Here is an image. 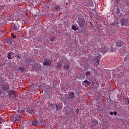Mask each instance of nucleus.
Masks as SVG:
<instances>
[{
    "label": "nucleus",
    "instance_id": "obj_1",
    "mask_svg": "<svg viewBox=\"0 0 129 129\" xmlns=\"http://www.w3.org/2000/svg\"><path fill=\"white\" fill-rule=\"evenodd\" d=\"M78 23L79 26H80L81 28H82L85 26V20H84L83 18L80 19Z\"/></svg>",
    "mask_w": 129,
    "mask_h": 129
},
{
    "label": "nucleus",
    "instance_id": "obj_29",
    "mask_svg": "<svg viewBox=\"0 0 129 129\" xmlns=\"http://www.w3.org/2000/svg\"><path fill=\"white\" fill-rule=\"evenodd\" d=\"M110 115H112L113 114V112H110Z\"/></svg>",
    "mask_w": 129,
    "mask_h": 129
},
{
    "label": "nucleus",
    "instance_id": "obj_19",
    "mask_svg": "<svg viewBox=\"0 0 129 129\" xmlns=\"http://www.w3.org/2000/svg\"><path fill=\"white\" fill-rule=\"evenodd\" d=\"M13 28L14 31H17V30H18V27H17V25H16V24H14L13 25Z\"/></svg>",
    "mask_w": 129,
    "mask_h": 129
},
{
    "label": "nucleus",
    "instance_id": "obj_17",
    "mask_svg": "<svg viewBox=\"0 0 129 129\" xmlns=\"http://www.w3.org/2000/svg\"><path fill=\"white\" fill-rule=\"evenodd\" d=\"M32 124H33V125L36 126V125H38V124H39V122H38L32 121Z\"/></svg>",
    "mask_w": 129,
    "mask_h": 129
},
{
    "label": "nucleus",
    "instance_id": "obj_32",
    "mask_svg": "<svg viewBox=\"0 0 129 129\" xmlns=\"http://www.w3.org/2000/svg\"><path fill=\"white\" fill-rule=\"evenodd\" d=\"M77 113H78V110H77Z\"/></svg>",
    "mask_w": 129,
    "mask_h": 129
},
{
    "label": "nucleus",
    "instance_id": "obj_27",
    "mask_svg": "<svg viewBox=\"0 0 129 129\" xmlns=\"http://www.w3.org/2000/svg\"><path fill=\"white\" fill-rule=\"evenodd\" d=\"M113 114H114V115H116V114H117V112L114 111V112H113Z\"/></svg>",
    "mask_w": 129,
    "mask_h": 129
},
{
    "label": "nucleus",
    "instance_id": "obj_15",
    "mask_svg": "<svg viewBox=\"0 0 129 129\" xmlns=\"http://www.w3.org/2000/svg\"><path fill=\"white\" fill-rule=\"evenodd\" d=\"M92 123L94 125V126H95V125H97L98 122L97 120H93L92 121Z\"/></svg>",
    "mask_w": 129,
    "mask_h": 129
},
{
    "label": "nucleus",
    "instance_id": "obj_3",
    "mask_svg": "<svg viewBox=\"0 0 129 129\" xmlns=\"http://www.w3.org/2000/svg\"><path fill=\"white\" fill-rule=\"evenodd\" d=\"M109 51V48H108V46H102L100 51L102 53H106V52H108Z\"/></svg>",
    "mask_w": 129,
    "mask_h": 129
},
{
    "label": "nucleus",
    "instance_id": "obj_12",
    "mask_svg": "<svg viewBox=\"0 0 129 129\" xmlns=\"http://www.w3.org/2000/svg\"><path fill=\"white\" fill-rule=\"evenodd\" d=\"M93 87L94 89L98 88V87H99V84H98V83H94L93 84Z\"/></svg>",
    "mask_w": 129,
    "mask_h": 129
},
{
    "label": "nucleus",
    "instance_id": "obj_7",
    "mask_svg": "<svg viewBox=\"0 0 129 129\" xmlns=\"http://www.w3.org/2000/svg\"><path fill=\"white\" fill-rule=\"evenodd\" d=\"M91 83L89 82L87 80H86L83 83V85L86 86V87H88V86H90Z\"/></svg>",
    "mask_w": 129,
    "mask_h": 129
},
{
    "label": "nucleus",
    "instance_id": "obj_9",
    "mask_svg": "<svg viewBox=\"0 0 129 129\" xmlns=\"http://www.w3.org/2000/svg\"><path fill=\"white\" fill-rule=\"evenodd\" d=\"M100 58H101V57L100 56V55H99L98 56H97V58L95 59V64L96 65H98V64H99V61L100 60Z\"/></svg>",
    "mask_w": 129,
    "mask_h": 129
},
{
    "label": "nucleus",
    "instance_id": "obj_18",
    "mask_svg": "<svg viewBox=\"0 0 129 129\" xmlns=\"http://www.w3.org/2000/svg\"><path fill=\"white\" fill-rule=\"evenodd\" d=\"M72 29H73L74 31H77V30H78V28L75 26H72Z\"/></svg>",
    "mask_w": 129,
    "mask_h": 129
},
{
    "label": "nucleus",
    "instance_id": "obj_25",
    "mask_svg": "<svg viewBox=\"0 0 129 129\" xmlns=\"http://www.w3.org/2000/svg\"><path fill=\"white\" fill-rule=\"evenodd\" d=\"M12 38H13V39H16V38H17V36L15 35V34H13Z\"/></svg>",
    "mask_w": 129,
    "mask_h": 129
},
{
    "label": "nucleus",
    "instance_id": "obj_2",
    "mask_svg": "<svg viewBox=\"0 0 129 129\" xmlns=\"http://www.w3.org/2000/svg\"><path fill=\"white\" fill-rule=\"evenodd\" d=\"M75 96L74 95V93L71 92L69 93V95L68 98L69 101H72L73 99H74Z\"/></svg>",
    "mask_w": 129,
    "mask_h": 129
},
{
    "label": "nucleus",
    "instance_id": "obj_20",
    "mask_svg": "<svg viewBox=\"0 0 129 129\" xmlns=\"http://www.w3.org/2000/svg\"><path fill=\"white\" fill-rule=\"evenodd\" d=\"M63 68L66 69V70H68V69H69V66L68 65L64 66Z\"/></svg>",
    "mask_w": 129,
    "mask_h": 129
},
{
    "label": "nucleus",
    "instance_id": "obj_22",
    "mask_svg": "<svg viewBox=\"0 0 129 129\" xmlns=\"http://www.w3.org/2000/svg\"><path fill=\"white\" fill-rule=\"evenodd\" d=\"M90 74H91L90 72H87L86 73V76H87V77L90 76Z\"/></svg>",
    "mask_w": 129,
    "mask_h": 129
},
{
    "label": "nucleus",
    "instance_id": "obj_11",
    "mask_svg": "<svg viewBox=\"0 0 129 129\" xmlns=\"http://www.w3.org/2000/svg\"><path fill=\"white\" fill-rule=\"evenodd\" d=\"M115 46H116V47H118V48L122 47V42L120 41H118V42H116Z\"/></svg>",
    "mask_w": 129,
    "mask_h": 129
},
{
    "label": "nucleus",
    "instance_id": "obj_28",
    "mask_svg": "<svg viewBox=\"0 0 129 129\" xmlns=\"http://www.w3.org/2000/svg\"><path fill=\"white\" fill-rule=\"evenodd\" d=\"M16 57H17V58H21V56H20V55H19V54H17V55H16Z\"/></svg>",
    "mask_w": 129,
    "mask_h": 129
},
{
    "label": "nucleus",
    "instance_id": "obj_23",
    "mask_svg": "<svg viewBox=\"0 0 129 129\" xmlns=\"http://www.w3.org/2000/svg\"><path fill=\"white\" fill-rule=\"evenodd\" d=\"M3 121H4V119L3 118H2V117H0V124L1 123H3Z\"/></svg>",
    "mask_w": 129,
    "mask_h": 129
},
{
    "label": "nucleus",
    "instance_id": "obj_10",
    "mask_svg": "<svg viewBox=\"0 0 129 129\" xmlns=\"http://www.w3.org/2000/svg\"><path fill=\"white\" fill-rule=\"evenodd\" d=\"M21 119V115H19V114H17L16 115V118L15 119L14 118L13 119V121H20V120Z\"/></svg>",
    "mask_w": 129,
    "mask_h": 129
},
{
    "label": "nucleus",
    "instance_id": "obj_4",
    "mask_svg": "<svg viewBox=\"0 0 129 129\" xmlns=\"http://www.w3.org/2000/svg\"><path fill=\"white\" fill-rule=\"evenodd\" d=\"M51 60H49L47 59H44V61L43 62V66H51Z\"/></svg>",
    "mask_w": 129,
    "mask_h": 129
},
{
    "label": "nucleus",
    "instance_id": "obj_6",
    "mask_svg": "<svg viewBox=\"0 0 129 129\" xmlns=\"http://www.w3.org/2000/svg\"><path fill=\"white\" fill-rule=\"evenodd\" d=\"M14 56L15 54H14L13 52L11 51L8 53L7 57L9 60H11V59H13V58H14Z\"/></svg>",
    "mask_w": 129,
    "mask_h": 129
},
{
    "label": "nucleus",
    "instance_id": "obj_5",
    "mask_svg": "<svg viewBox=\"0 0 129 129\" xmlns=\"http://www.w3.org/2000/svg\"><path fill=\"white\" fill-rule=\"evenodd\" d=\"M12 91H13L11 90L9 92V97H10V98H16L17 97V95L15 92H12Z\"/></svg>",
    "mask_w": 129,
    "mask_h": 129
},
{
    "label": "nucleus",
    "instance_id": "obj_14",
    "mask_svg": "<svg viewBox=\"0 0 129 129\" xmlns=\"http://www.w3.org/2000/svg\"><path fill=\"white\" fill-rule=\"evenodd\" d=\"M55 107L56 108V110H60L62 109L60 105H55Z\"/></svg>",
    "mask_w": 129,
    "mask_h": 129
},
{
    "label": "nucleus",
    "instance_id": "obj_31",
    "mask_svg": "<svg viewBox=\"0 0 129 129\" xmlns=\"http://www.w3.org/2000/svg\"><path fill=\"white\" fill-rule=\"evenodd\" d=\"M0 94H2V91L0 90Z\"/></svg>",
    "mask_w": 129,
    "mask_h": 129
},
{
    "label": "nucleus",
    "instance_id": "obj_21",
    "mask_svg": "<svg viewBox=\"0 0 129 129\" xmlns=\"http://www.w3.org/2000/svg\"><path fill=\"white\" fill-rule=\"evenodd\" d=\"M54 40H55V38H54V37H51L49 39V40L50 41V42H54Z\"/></svg>",
    "mask_w": 129,
    "mask_h": 129
},
{
    "label": "nucleus",
    "instance_id": "obj_16",
    "mask_svg": "<svg viewBox=\"0 0 129 129\" xmlns=\"http://www.w3.org/2000/svg\"><path fill=\"white\" fill-rule=\"evenodd\" d=\"M61 67H62V64L58 63L56 65V69L58 70L61 69Z\"/></svg>",
    "mask_w": 129,
    "mask_h": 129
},
{
    "label": "nucleus",
    "instance_id": "obj_24",
    "mask_svg": "<svg viewBox=\"0 0 129 129\" xmlns=\"http://www.w3.org/2000/svg\"><path fill=\"white\" fill-rule=\"evenodd\" d=\"M9 86H8V87L5 86L4 90H8V89H9Z\"/></svg>",
    "mask_w": 129,
    "mask_h": 129
},
{
    "label": "nucleus",
    "instance_id": "obj_8",
    "mask_svg": "<svg viewBox=\"0 0 129 129\" xmlns=\"http://www.w3.org/2000/svg\"><path fill=\"white\" fill-rule=\"evenodd\" d=\"M127 24V20L125 19H122L121 22V26H125Z\"/></svg>",
    "mask_w": 129,
    "mask_h": 129
},
{
    "label": "nucleus",
    "instance_id": "obj_30",
    "mask_svg": "<svg viewBox=\"0 0 129 129\" xmlns=\"http://www.w3.org/2000/svg\"><path fill=\"white\" fill-rule=\"evenodd\" d=\"M58 8H59V7H56L55 8L56 10H58Z\"/></svg>",
    "mask_w": 129,
    "mask_h": 129
},
{
    "label": "nucleus",
    "instance_id": "obj_26",
    "mask_svg": "<svg viewBox=\"0 0 129 129\" xmlns=\"http://www.w3.org/2000/svg\"><path fill=\"white\" fill-rule=\"evenodd\" d=\"M19 70H21L22 72V71H24V68H23V67H21L19 68Z\"/></svg>",
    "mask_w": 129,
    "mask_h": 129
},
{
    "label": "nucleus",
    "instance_id": "obj_13",
    "mask_svg": "<svg viewBox=\"0 0 129 129\" xmlns=\"http://www.w3.org/2000/svg\"><path fill=\"white\" fill-rule=\"evenodd\" d=\"M49 107H50L51 109L52 110L55 109V107H56V104L54 105L53 104L49 103L48 104Z\"/></svg>",
    "mask_w": 129,
    "mask_h": 129
}]
</instances>
